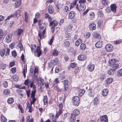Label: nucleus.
I'll return each instance as SVG.
<instances>
[{
	"label": "nucleus",
	"mask_w": 122,
	"mask_h": 122,
	"mask_svg": "<svg viewBox=\"0 0 122 122\" xmlns=\"http://www.w3.org/2000/svg\"><path fill=\"white\" fill-rule=\"evenodd\" d=\"M80 111L78 109H76L73 111L71 115L70 120L72 122H74L76 120V116L79 114Z\"/></svg>",
	"instance_id": "obj_1"
},
{
	"label": "nucleus",
	"mask_w": 122,
	"mask_h": 122,
	"mask_svg": "<svg viewBox=\"0 0 122 122\" xmlns=\"http://www.w3.org/2000/svg\"><path fill=\"white\" fill-rule=\"evenodd\" d=\"M58 62V59L57 58H55L54 60H53L51 62L48 63V66L49 68H53L54 66Z\"/></svg>",
	"instance_id": "obj_2"
},
{
	"label": "nucleus",
	"mask_w": 122,
	"mask_h": 122,
	"mask_svg": "<svg viewBox=\"0 0 122 122\" xmlns=\"http://www.w3.org/2000/svg\"><path fill=\"white\" fill-rule=\"evenodd\" d=\"M72 101L73 104L75 106H77L79 105L80 101L79 97L77 96L74 97L72 98Z\"/></svg>",
	"instance_id": "obj_3"
},
{
	"label": "nucleus",
	"mask_w": 122,
	"mask_h": 122,
	"mask_svg": "<svg viewBox=\"0 0 122 122\" xmlns=\"http://www.w3.org/2000/svg\"><path fill=\"white\" fill-rule=\"evenodd\" d=\"M76 8L79 11H83L86 9V6L85 4H79V6L78 4H76Z\"/></svg>",
	"instance_id": "obj_4"
},
{
	"label": "nucleus",
	"mask_w": 122,
	"mask_h": 122,
	"mask_svg": "<svg viewBox=\"0 0 122 122\" xmlns=\"http://www.w3.org/2000/svg\"><path fill=\"white\" fill-rule=\"evenodd\" d=\"M106 50L108 52H110L112 51L113 50V46L110 44H107L105 47Z\"/></svg>",
	"instance_id": "obj_5"
},
{
	"label": "nucleus",
	"mask_w": 122,
	"mask_h": 122,
	"mask_svg": "<svg viewBox=\"0 0 122 122\" xmlns=\"http://www.w3.org/2000/svg\"><path fill=\"white\" fill-rule=\"evenodd\" d=\"M43 29L44 30L43 31L40 30L38 32V35L40 37V39H41V37H44L46 32V28H44Z\"/></svg>",
	"instance_id": "obj_6"
},
{
	"label": "nucleus",
	"mask_w": 122,
	"mask_h": 122,
	"mask_svg": "<svg viewBox=\"0 0 122 122\" xmlns=\"http://www.w3.org/2000/svg\"><path fill=\"white\" fill-rule=\"evenodd\" d=\"M38 25L39 28L41 29H43L44 28H46L47 26V24L45 22L44 23V26H42V22L41 20H40L38 22Z\"/></svg>",
	"instance_id": "obj_7"
},
{
	"label": "nucleus",
	"mask_w": 122,
	"mask_h": 122,
	"mask_svg": "<svg viewBox=\"0 0 122 122\" xmlns=\"http://www.w3.org/2000/svg\"><path fill=\"white\" fill-rule=\"evenodd\" d=\"M100 120L102 122H108V121L107 117L106 115L102 116L100 118Z\"/></svg>",
	"instance_id": "obj_8"
},
{
	"label": "nucleus",
	"mask_w": 122,
	"mask_h": 122,
	"mask_svg": "<svg viewBox=\"0 0 122 122\" xmlns=\"http://www.w3.org/2000/svg\"><path fill=\"white\" fill-rule=\"evenodd\" d=\"M111 10L113 13H115L116 10L117 6L116 4H112L110 6Z\"/></svg>",
	"instance_id": "obj_9"
},
{
	"label": "nucleus",
	"mask_w": 122,
	"mask_h": 122,
	"mask_svg": "<svg viewBox=\"0 0 122 122\" xmlns=\"http://www.w3.org/2000/svg\"><path fill=\"white\" fill-rule=\"evenodd\" d=\"M86 58V56L84 54L80 55L78 57V60L80 61H84Z\"/></svg>",
	"instance_id": "obj_10"
},
{
	"label": "nucleus",
	"mask_w": 122,
	"mask_h": 122,
	"mask_svg": "<svg viewBox=\"0 0 122 122\" xmlns=\"http://www.w3.org/2000/svg\"><path fill=\"white\" fill-rule=\"evenodd\" d=\"M59 22L55 20H53L52 22H50V23L49 26H55L57 25L58 24Z\"/></svg>",
	"instance_id": "obj_11"
},
{
	"label": "nucleus",
	"mask_w": 122,
	"mask_h": 122,
	"mask_svg": "<svg viewBox=\"0 0 122 122\" xmlns=\"http://www.w3.org/2000/svg\"><path fill=\"white\" fill-rule=\"evenodd\" d=\"M116 60L115 59H112L109 60L108 63V65L111 66L115 64L116 62Z\"/></svg>",
	"instance_id": "obj_12"
},
{
	"label": "nucleus",
	"mask_w": 122,
	"mask_h": 122,
	"mask_svg": "<svg viewBox=\"0 0 122 122\" xmlns=\"http://www.w3.org/2000/svg\"><path fill=\"white\" fill-rule=\"evenodd\" d=\"M94 65L92 64H89L87 67V68L88 70L91 72L93 71L94 69Z\"/></svg>",
	"instance_id": "obj_13"
},
{
	"label": "nucleus",
	"mask_w": 122,
	"mask_h": 122,
	"mask_svg": "<svg viewBox=\"0 0 122 122\" xmlns=\"http://www.w3.org/2000/svg\"><path fill=\"white\" fill-rule=\"evenodd\" d=\"M75 13L73 11H71L69 14V18L70 19L73 18L75 16Z\"/></svg>",
	"instance_id": "obj_14"
},
{
	"label": "nucleus",
	"mask_w": 122,
	"mask_h": 122,
	"mask_svg": "<svg viewBox=\"0 0 122 122\" xmlns=\"http://www.w3.org/2000/svg\"><path fill=\"white\" fill-rule=\"evenodd\" d=\"M18 46L20 49V52L22 53H23L25 52L24 50V49L23 46L21 43H19L18 45Z\"/></svg>",
	"instance_id": "obj_15"
},
{
	"label": "nucleus",
	"mask_w": 122,
	"mask_h": 122,
	"mask_svg": "<svg viewBox=\"0 0 122 122\" xmlns=\"http://www.w3.org/2000/svg\"><path fill=\"white\" fill-rule=\"evenodd\" d=\"M89 26L90 30H94L96 28V24L93 23L90 24Z\"/></svg>",
	"instance_id": "obj_16"
},
{
	"label": "nucleus",
	"mask_w": 122,
	"mask_h": 122,
	"mask_svg": "<svg viewBox=\"0 0 122 122\" xmlns=\"http://www.w3.org/2000/svg\"><path fill=\"white\" fill-rule=\"evenodd\" d=\"M48 11L50 14H52L53 12V9L52 6L51 5H49L48 7Z\"/></svg>",
	"instance_id": "obj_17"
},
{
	"label": "nucleus",
	"mask_w": 122,
	"mask_h": 122,
	"mask_svg": "<svg viewBox=\"0 0 122 122\" xmlns=\"http://www.w3.org/2000/svg\"><path fill=\"white\" fill-rule=\"evenodd\" d=\"M12 36V35L11 34H9L7 36L6 38V42L8 43L10 42L11 41Z\"/></svg>",
	"instance_id": "obj_18"
},
{
	"label": "nucleus",
	"mask_w": 122,
	"mask_h": 122,
	"mask_svg": "<svg viewBox=\"0 0 122 122\" xmlns=\"http://www.w3.org/2000/svg\"><path fill=\"white\" fill-rule=\"evenodd\" d=\"M45 18L47 19L49 21L52 20V19L50 16L49 15L48 13H46L45 14Z\"/></svg>",
	"instance_id": "obj_19"
},
{
	"label": "nucleus",
	"mask_w": 122,
	"mask_h": 122,
	"mask_svg": "<svg viewBox=\"0 0 122 122\" xmlns=\"http://www.w3.org/2000/svg\"><path fill=\"white\" fill-rule=\"evenodd\" d=\"M85 92V90L84 89H80L78 92V94L79 96L81 97L84 94Z\"/></svg>",
	"instance_id": "obj_20"
},
{
	"label": "nucleus",
	"mask_w": 122,
	"mask_h": 122,
	"mask_svg": "<svg viewBox=\"0 0 122 122\" xmlns=\"http://www.w3.org/2000/svg\"><path fill=\"white\" fill-rule=\"evenodd\" d=\"M102 41H98L95 44V46L98 48L102 47Z\"/></svg>",
	"instance_id": "obj_21"
},
{
	"label": "nucleus",
	"mask_w": 122,
	"mask_h": 122,
	"mask_svg": "<svg viewBox=\"0 0 122 122\" xmlns=\"http://www.w3.org/2000/svg\"><path fill=\"white\" fill-rule=\"evenodd\" d=\"M108 92V90L107 89H104L102 91V95L104 96H106Z\"/></svg>",
	"instance_id": "obj_22"
},
{
	"label": "nucleus",
	"mask_w": 122,
	"mask_h": 122,
	"mask_svg": "<svg viewBox=\"0 0 122 122\" xmlns=\"http://www.w3.org/2000/svg\"><path fill=\"white\" fill-rule=\"evenodd\" d=\"M113 81L112 78H109L107 79L105 81L106 82L107 84H109L111 83Z\"/></svg>",
	"instance_id": "obj_23"
},
{
	"label": "nucleus",
	"mask_w": 122,
	"mask_h": 122,
	"mask_svg": "<svg viewBox=\"0 0 122 122\" xmlns=\"http://www.w3.org/2000/svg\"><path fill=\"white\" fill-rule=\"evenodd\" d=\"M99 102V101L97 97H95L93 101V103L94 105H97Z\"/></svg>",
	"instance_id": "obj_24"
},
{
	"label": "nucleus",
	"mask_w": 122,
	"mask_h": 122,
	"mask_svg": "<svg viewBox=\"0 0 122 122\" xmlns=\"http://www.w3.org/2000/svg\"><path fill=\"white\" fill-rule=\"evenodd\" d=\"M21 3V0H17L15 3V7L16 8L19 7Z\"/></svg>",
	"instance_id": "obj_25"
},
{
	"label": "nucleus",
	"mask_w": 122,
	"mask_h": 122,
	"mask_svg": "<svg viewBox=\"0 0 122 122\" xmlns=\"http://www.w3.org/2000/svg\"><path fill=\"white\" fill-rule=\"evenodd\" d=\"M31 46L30 47L31 48V50L33 51L34 53H36V49H35V48H36V45H35V44H31Z\"/></svg>",
	"instance_id": "obj_26"
},
{
	"label": "nucleus",
	"mask_w": 122,
	"mask_h": 122,
	"mask_svg": "<svg viewBox=\"0 0 122 122\" xmlns=\"http://www.w3.org/2000/svg\"><path fill=\"white\" fill-rule=\"evenodd\" d=\"M71 34L69 33H66L65 35V38L66 40L69 39L71 38Z\"/></svg>",
	"instance_id": "obj_27"
},
{
	"label": "nucleus",
	"mask_w": 122,
	"mask_h": 122,
	"mask_svg": "<svg viewBox=\"0 0 122 122\" xmlns=\"http://www.w3.org/2000/svg\"><path fill=\"white\" fill-rule=\"evenodd\" d=\"M34 82L33 81H31L30 84V86L31 88H33V89H36V86L34 84Z\"/></svg>",
	"instance_id": "obj_28"
},
{
	"label": "nucleus",
	"mask_w": 122,
	"mask_h": 122,
	"mask_svg": "<svg viewBox=\"0 0 122 122\" xmlns=\"http://www.w3.org/2000/svg\"><path fill=\"white\" fill-rule=\"evenodd\" d=\"M112 66V69L113 70V71H114L117 68H118L119 67L118 65L117 64H115L113 65Z\"/></svg>",
	"instance_id": "obj_29"
},
{
	"label": "nucleus",
	"mask_w": 122,
	"mask_h": 122,
	"mask_svg": "<svg viewBox=\"0 0 122 122\" xmlns=\"http://www.w3.org/2000/svg\"><path fill=\"white\" fill-rule=\"evenodd\" d=\"M10 93V91L7 89H5L3 91L4 94L5 95H8Z\"/></svg>",
	"instance_id": "obj_30"
},
{
	"label": "nucleus",
	"mask_w": 122,
	"mask_h": 122,
	"mask_svg": "<svg viewBox=\"0 0 122 122\" xmlns=\"http://www.w3.org/2000/svg\"><path fill=\"white\" fill-rule=\"evenodd\" d=\"M36 52L37 53H41L42 51L40 46H38L36 49Z\"/></svg>",
	"instance_id": "obj_31"
},
{
	"label": "nucleus",
	"mask_w": 122,
	"mask_h": 122,
	"mask_svg": "<svg viewBox=\"0 0 122 122\" xmlns=\"http://www.w3.org/2000/svg\"><path fill=\"white\" fill-rule=\"evenodd\" d=\"M1 119L2 122H7V119L2 114L1 115Z\"/></svg>",
	"instance_id": "obj_32"
},
{
	"label": "nucleus",
	"mask_w": 122,
	"mask_h": 122,
	"mask_svg": "<svg viewBox=\"0 0 122 122\" xmlns=\"http://www.w3.org/2000/svg\"><path fill=\"white\" fill-rule=\"evenodd\" d=\"M43 80V79H41V77H39L37 78L36 79V81L38 82L37 84L38 85H39L41 83H42V81Z\"/></svg>",
	"instance_id": "obj_33"
},
{
	"label": "nucleus",
	"mask_w": 122,
	"mask_h": 122,
	"mask_svg": "<svg viewBox=\"0 0 122 122\" xmlns=\"http://www.w3.org/2000/svg\"><path fill=\"white\" fill-rule=\"evenodd\" d=\"M93 37L94 38L96 39H98L100 38L101 36L100 35L96 33L94 34Z\"/></svg>",
	"instance_id": "obj_34"
},
{
	"label": "nucleus",
	"mask_w": 122,
	"mask_h": 122,
	"mask_svg": "<svg viewBox=\"0 0 122 122\" xmlns=\"http://www.w3.org/2000/svg\"><path fill=\"white\" fill-rule=\"evenodd\" d=\"M62 111L61 110H59L58 112L57 111L56 113V115L55 116V117L57 118L59 117V116L60 115L62 112Z\"/></svg>",
	"instance_id": "obj_35"
},
{
	"label": "nucleus",
	"mask_w": 122,
	"mask_h": 122,
	"mask_svg": "<svg viewBox=\"0 0 122 122\" xmlns=\"http://www.w3.org/2000/svg\"><path fill=\"white\" fill-rule=\"evenodd\" d=\"M103 23L102 21L101 20H98L97 21V27H101L102 26V23Z\"/></svg>",
	"instance_id": "obj_36"
},
{
	"label": "nucleus",
	"mask_w": 122,
	"mask_h": 122,
	"mask_svg": "<svg viewBox=\"0 0 122 122\" xmlns=\"http://www.w3.org/2000/svg\"><path fill=\"white\" fill-rule=\"evenodd\" d=\"M14 101V99L13 98H10L7 100V102L9 104H12Z\"/></svg>",
	"instance_id": "obj_37"
},
{
	"label": "nucleus",
	"mask_w": 122,
	"mask_h": 122,
	"mask_svg": "<svg viewBox=\"0 0 122 122\" xmlns=\"http://www.w3.org/2000/svg\"><path fill=\"white\" fill-rule=\"evenodd\" d=\"M43 102L44 103V105H46L47 103V99L46 96H44L43 98Z\"/></svg>",
	"instance_id": "obj_38"
},
{
	"label": "nucleus",
	"mask_w": 122,
	"mask_h": 122,
	"mask_svg": "<svg viewBox=\"0 0 122 122\" xmlns=\"http://www.w3.org/2000/svg\"><path fill=\"white\" fill-rule=\"evenodd\" d=\"M31 81L29 79H26L25 81L24 84L25 85H29Z\"/></svg>",
	"instance_id": "obj_39"
},
{
	"label": "nucleus",
	"mask_w": 122,
	"mask_h": 122,
	"mask_svg": "<svg viewBox=\"0 0 122 122\" xmlns=\"http://www.w3.org/2000/svg\"><path fill=\"white\" fill-rule=\"evenodd\" d=\"M82 42V41L81 39H78L77 40L75 43V45L76 46H78Z\"/></svg>",
	"instance_id": "obj_40"
},
{
	"label": "nucleus",
	"mask_w": 122,
	"mask_h": 122,
	"mask_svg": "<svg viewBox=\"0 0 122 122\" xmlns=\"http://www.w3.org/2000/svg\"><path fill=\"white\" fill-rule=\"evenodd\" d=\"M26 122H34V120L33 118L30 119V116H29L27 117Z\"/></svg>",
	"instance_id": "obj_41"
},
{
	"label": "nucleus",
	"mask_w": 122,
	"mask_h": 122,
	"mask_svg": "<svg viewBox=\"0 0 122 122\" xmlns=\"http://www.w3.org/2000/svg\"><path fill=\"white\" fill-rule=\"evenodd\" d=\"M36 89H33L31 94V97H35L36 93Z\"/></svg>",
	"instance_id": "obj_42"
},
{
	"label": "nucleus",
	"mask_w": 122,
	"mask_h": 122,
	"mask_svg": "<svg viewBox=\"0 0 122 122\" xmlns=\"http://www.w3.org/2000/svg\"><path fill=\"white\" fill-rule=\"evenodd\" d=\"M114 71L112 69H110L108 71L107 73L109 75H112L114 74Z\"/></svg>",
	"instance_id": "obj_43"
},
{
	"label": "nucleus",
	"mask_w": 122,
	"mask_h": 122,
	"mask_svg": "<svg viewBox=\"0 0 122 122\" xmlns=\"http://www.w3.org/2000/svg\"><path fill=\"white\" fill-rule=\"evenodd\" d=\"M70 45V42L69 41H66L63 44V45L66 47H68Z\"/></svg>",
	"instance_id": "obj_44"
},
{
	"label": "nucleus",
	"mask_w": 122,
	"mask_h": 122,
	"mask_svg": "<svg viewBox=\"0 0 122 122\" xmlns=\"http://www.w3.org/2000/svg\"><path fill=\"white\" fill-rule=\"evenodd\" d=\"M6 67V65L3 63H1L0 65V68L3 70L5 69Z\"/></svg>",
	"instance_id": "obj_45"
},
{
	"label": "nucleus",
	"mask_w": 122,
	"mask_h": 122,
	"mask_svg": "<svg viewBox=\"0 0 122 122\" xmlns=\"http://www.w3.org/2000/svg\"><path fill=\"white\" fill-rule=\"evenodd\" d=\"M27 72V66H26L25 67H24V68L23 69V73L24 77H25L26 76L25 73H26Z\"/></svg>",
	"instance_id": "obj_46"
},
{
	"label": "nucleus",
	"mask_w": 122,
	"mask_h": 122,
	"mask_svg": "<svg viewBox=\"0 0 122 122\" xmlns=\"http://www.w3.org/2000/svg\"><path fill=\"white\" fill-rule=\"evenodd\" d=\"M88 96L91 97H93L94 96V93L90 91L89 92Z\"/></svg>",
	"instance_id": "obj_47"
},
{
	"label": "nucleus",
	"mask_w": 122,
	"mask_h": 122,
	"mask_svg": "<svg viewBox=\"0 0 122 122\" xmlns=\"http://www.w3.org/2000/svg\"><path fill=\"white\" fill-rule=\"evenodd\" d=\"M6 23L10 27L13 25V21H9L6 22Z\"/></svg>",
	"instance_id": "obj_48"
},
{
	"label": "nucleus",
	"mask_w": 122,
	"mask_h": 122,
	"mask_svg": "<svg viewBox=\"0 0 122 122\" xmlns=\"http://www.w3.org/2000/svg\"><path fill=\"white\" fill-rule=\"evenodd\" d=\"M17 107L18 109L20 111L21 113H23L24 112V110L22 106L20 104H19L17 105Z\"/></svg>",
	"instance_id": "obj_49"
},
{
	"label": "nucleus",
	"mask_w": 122,
	"mask_h": 122,
	"mask_svg": "<svg viewBox=\"0 0 122 122\" xmlns=\"http://www.w3.org/2000/svg\"><path fill=\"white\" fill-rule=\"evenodd\" d=\"M95 16V14L93 12H92L89 15V18L91 20Z\"/></svg>",
	"instance_id": "obj_50"
},
{
	"label": "nucleus",
	"mask_w": 122,
	"mask_h": 122,
	"mask_svg": "<svg viewBox=\"0 0 122 122\" xmlns=\"http://www.w3.org/2000/svg\"><path fill=\"white\" fill-rule=\"evenodd\" d=\"M117 75L118 76H122V69H121L118 70Z\"/></svg>",
	"instance_id": "obj_51"
},
{
	"label": "nucleus",
	"mask_w": 122,
	"mask_h": 122,
	"mask_svg": "<svg viewBox=\"0 0 122 122\" xmlns=\"http://www.w3.org/2000/svg\"><path fill=\"white\" fill-rule=\"evenodd\" d=\"M80 47L82 50H84L86 48V45L84 44H82L80 46Z\"/></svg>",
	"instance_id": "obj_52"
},
{
	"label": "nucleus",
	"mask_w": 122,
	"mask_h": 122,
	"mask_svg": "<svg viewBox=\"0 0 122 122\" xmlns=\"http://www.w3.org/2000/svg\"><path fill=\"white\" fill-rule=\"evenodd\" d=\"M69 51L70 52L72 53H76V50L75 49H74L73 48V47H71L69 49Z\"/></svg>",
	"instance_id": "obj_53"
},
{
	"label": "nucleus",
	"mask_w": 122,
	"mask_h": 122,
	"mask_svg": "<svg viewBox=\"0 0 122 122\" xmlns=\"http://www.w3.org/2000/svg\"><path fill=\"white\" fill-rule=\"evenodd\" d=\"M76 2H77V1L76 0H75V1H73L72 3H71V4L70 8L71 7H72L74 6H75L76 4Z\"/></svg>",
	"instance_id": "obj_54"
},
{
	"label": "nucleus",
	"mask_w": 122,
	"mask_h": 122,
	"mask_svg": "<svg viewBox=\"0 0 122 122\" xmlns=\"http://www.w3.org/2000/svg\"><path fill=\"white\" fill-rule=\"evenodd\" d=\"M23 32V30L22 29H18L17 31V34L18 35H20Z\"/></svg>",
	"instance_id": "obj_55"
},
{
	"label": "nucleus",
	"mask_w": 122,
	"mask_h": 122,
	"mask_svg": "<svg viewBox=\"0 0 122 122\" xmlns=\"http://www.w3.org/2000/svg\"><path fill=\"white\" fill-rule=\"evenodd\" d=\"M86 2V0H79L78 3L79 4H85Z\"/></svg>",
	"instance_id": "obj_56"
},
{
	"label": "nucleus",
	"mask_w": 122,
	"mask_h": 122,
	"mask_svg": "<svg viewBox=\"0 0 122 122\" xmlns=\"http://www.w3.org/2000/svg\"><path fill=\"white\" fill-rule=\"evenodd\" d=\"M27 107L29 109V112H32L31 108L32 107L31 106H30V104L28 103L27 104Z\"/></svg>",
	"instance_id": "obj_57"
},
{
	"label": "nucleus",
	"mask_w": 122,
	"mask_h": 122,
	"mask_svg": "<svg viewBox=\"0 0 122 122\" xmlns=\"http://www.w3.org/2000/svg\"><path fill=\"white\" fill-rule=\"evenodd\" d=\"M25 22H27L28 18V15L27 14V13L25 12Z\"/></svg>",
	"instance_id": "obj_58"
},
{
	"label": "nucleus",
	"mask_w": 122,
	"mask_h": 122,
	"mask_svg": "<svg viewBox=\"0 0 122 122\" xmlns=\"http://www.w3.org/2000/svg\"><path fill=\"white\" fill-rule=\"evenodd\" d=\"M76 64L75 62L71 63L70 65L71 67L72 68H74V67H76Z\"/></svg>",
	"instance_id": "obj_59"
},
{
	"label": "nucleus",
	"mask_w": 122,
	"mask_h": 122,
	"mask_svg": "<svg viewBox=\"0 0 122 122\" xmlns=\"http://www.w3.org/2000/svg\"><path fill=\"white\" fill-rule=\"evenodd\" d=\"M49 117L52 120L55 119V118L53 114L52 113H50L49 114Z\"/></svg>",
	"instance_id": "obj_60"
},
{
	"label": "nucleus",
	"mask_w": 122,
	"mask_h": 122,
	"mask_svg": "<svg viewBox=\"0 0 122 122\" xmlns=\"http://www.w3.org/2000/svg\"><path fill=\"white\" fill-rule=\"evenodd\" d=\"M31 98H32V100L30 101V103L31 105L32 104L35 103L36 100V99L35 97Z\"/></svg>",
	"instance_id": "obj_61"
},
{
	"label": "nucleus",
	"mask_w": 122,
	"mask_h": 122,
	"mask_svg": "<svg viewBox=\"0 0 122 122\" xmlns=\"http://www.w3.org/2000/svg\"><path fill=\"white\" fill-rule=\"evenodd\" d=\"M102 4L106 5L108 4V1L106 0H102Z\"/></svg>",
	"instance_id": "obj_62"
},
{
	"label": "nucleus",
	"mask_w": 122,
	"mask_h": 122,
	"mask_svg": "<svg viewBox=\"0 0 122 122\" xmlns=\"http://www.w3.org/2000/svg\"><path fill=\"white\" fill-rule=\"evenodd\" d=\"M3 85L5 87H7L8 85V84L7 81H4Z\"/></svg>",
	"instance_id": "obj_63"
},
{
	"label": "nucleus",
	"mask_w": 122,
	"mask_h": 122,
	"mask_svg": "<svg viewBox=\"0 0 122 122\" xmlns=\"http://www.w3.org/2000/svg\"><path fill=\"white\" fill-rule=\"evenodd\" d=\"M15 64V62L14 61H13L10 62L9 64V66L10 67H12Z\"/></svg>",
	"instance_id": "obj_64"
}]
</instances>
